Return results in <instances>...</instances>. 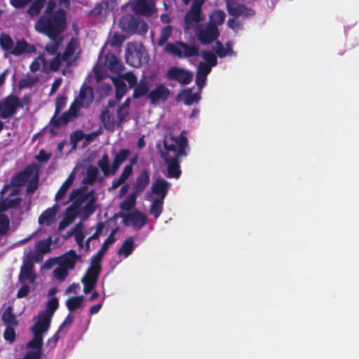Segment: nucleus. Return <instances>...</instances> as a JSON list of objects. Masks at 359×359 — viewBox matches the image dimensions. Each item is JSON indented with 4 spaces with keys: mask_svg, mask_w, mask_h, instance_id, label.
I'll return each mask as SVG.
<instances>
[{
    "mask_svg": "<svg viewBox=\"0 0 359 359\" xmlns=\"http://www.w3.org/2000/svg\"><path fill=\"white\" fill-rule=\"evenodd\" d=\"M36 50V48L34 45L30 44L27 43L26 40L22 39L16 41L10 53L14 56L18 57L25 53H34Z\"/></svg>",
    "mask_w": 359,
    "mask_h": 359,
    "instance_id": "obj_20",
    "label": "nucleus"
},
{
    "mask_svg": "<svg viewBox=\"0 0 359 359\" xmlns=\"http://www.w3.org/2000/svg\"><path fill=\"white\" fill-rule=\"evenodd\" d=\"M14 327L15 326H6L4 333L5 340L9 342H13L16 337Z\"/></svg>",
    "mask_w": 359,
    "mask_h": 359,
    "instance_id": "obj_56",
    "label": "nucleus"
},
{
    "mask_svg": "<svg viewBox=\"0 0 359 359\" xmlns=\"http://www.w3.org/2000/svg\"><path fill=\"white\" fill-rule=\"evenodd\" d=\"M79 258V255L74 250H69L59 258V265L69 270H73Z\"/></svg>",
    "mask_w": 359,
    "mask_h": 359,
    "instance_id": "obj_21",
    "label": "nucleus"
},
{
    "mask_svg": "<svg viewBox=\"0 0 359 359\" xmlns=\"http://www.w3.org/2000/svg\"><path fill=\"white\" fill-rule=\"evenodd\" d=\"M85 134L82 130H78L74 132L70 136V142L73 147H76L79 142L84 139Z\"/></svg>",
    "mask_w": 359,
    "mask_h": 359,
    "instance_id": "obj_54",
    "label": "nucleus"
},
{
    "mask_svg": "<svg viewBox=\"0 0 359 359\" xmlns=\"http://www.w3.org/2000/svg\"><path fill=\"white\" fill-rule=\"evenodd\" d=\"M130 150L128 149H121L115 153L112 165H109V158L108 154H104L100 160L97 162V165L103 172L104 177L114 175L121 165L128 158Z\"/></svg>",
    "mask_w": 359,
    "mask_h": 359,
    "instance_id": "obj_4",
    "label": "nucleus"
},
{
    "mask_svg": "<svg viewBox=\"0 0 359 359\" xmlns=\"http://www.w3.org/2000/svg\"><path fill=\"white\" fill-rule=\"evenodd\" d=\"M138 25H140V20L131 16L129 18L126 28L128 32L133 34H136L138 29Z\"/></svg>",
    "mask_w": 359,
    "mask_h": 359,
    "instance_id": "obj_51",
    "label": "nucleus"
},
{
    "mask_svg": "<svg viewBox=\"0 0 359 359\" xmlns=\"http://www.w3.org/2000/svg\"><path fill=\"white\" fill-rule=\"evenodd\" d=\"M200 55L207 62V64L215 67L217 64V58L213 52L210 50H203Z\"/></svg>",
    "mask_w": 359,
    "mask_h": 359,
    "instance_id": "obj_45",
    "label": "nucleus"
},
{
    "mask_svg": "<svg viewBox=\"0 0 359 359\" xmlns=\"http://www.w3.org/2000/svg\"><path fill=\"white\" fill-rule=\"evenodd\" d=\"M34 262L35 260L33 259L32 252L29 251L26 258L23 260L22 265L20 268L18 278L21 283H24L27 280H29L30 283L35 281L36 275L33 271Z\"/></svg>",
    "mask_w": 359,
    "mask_h": 359,
    "instance_id": "obj_14",
    "label": "nucleus"
},
{
    "mask_svg": "<svg viewBox=\"0 0 359 359\" xmlns=\"http://www.w3.org/2000/svg\"><path fill=\"white\" fill-rule=\"evenodd\" d=\"M170 188V184L163 178H158L152 184L151 191L154 194L156 195L157 198L165 199L168 190Z\"/></svg>",
    "mask_w": 359,
    "mask_h": 359,
    "instance_id": "obj_19",
    "label": "nucleus"
},
{
    "mask_svg": "<svg viewBox=\"0 0 359 359\" xmlns=\"http://www.w3.org/2000/svg\"><path fill=\"white\" fill-rule=\"evenodd\" d=\"M58 208L59 206L57 204H55L53 207L48 208L44 210L39 216L38 222L40 224L46 223L47 226H50L55 219Z\"/></svg>",
    "mask_w": 359,
    "mask_h": 359,
    "instance_id": "obj_25",
    "label": "nucleus"
},
{
    "mask_svg": "<svg viewBox=\"0 0 359 359\" xmlns=\"http://www.w3.org/2000/svg\"><path fill=\"white\" fill-rule=\"evenodd\" d=\"M62 61L63 59L61 53H57L55 57L49 63L50 69L53 72L57 71L60 69Z\"/></svg>",
    "mask_w": 359,
    "mask_h": 359,
    "instance_id": "obj_52",
    "label": "nucleus"
},
{
    "mask_svg": "<svg viewBox=\"0 0 359 359\" xmlns=\"http://www.w3.org/2000/svg\"><path fill=\"white\" fill-rule=\"evenodd\" d=\"M39 173L40 172H36L35 175L33 176L29 182H27L28 184L26 189L27 193H33L39 187Z\"/></svg>",
    "mask_w": 359,
    "mask_h": 359,
    "instance_id": "obj_48",
    "label": "nucleus"
},
{
    "mask_svg": "<svg viewBox=\"0 0 359 359\" xmlns=\"http://www.w3.org/2000/svg\"><path fill=\"white\" fill-rule=\"evenodd\" d=\"M50 323V316L41 313L39 315L37 321L34 325L32 327L31 330L33 332L40 333L41 335H43V334L47 332L49 329Z\"/></svg>",
    "mask_w": 359,
    "mask_h": 359,
    "instance_id": "obj_22",
    "label": "nucleus"
},
{
    "mask_svg": "<svg viewBox=\"0 0 359 359\" xmlns=\"http://www.w3.org/2000/svg\"><path fill=\"white\" fill-rule=\"evenodd\" d=\"M143 49L141 44L129 43L125 53L126 63L134 67H140L142 63Z\"/></svg>",
    "mask_w": 359,
    "mask_h": 359,
    "instance_id": "obj_9",
    "label": "nucleus"
},
{
    "mask_svg": "<svg viewBox=\"0 0 359 359\" xmlns=\"http://www.w3.org/2000/svg\"><path fill=\"white\" fill-rule=\"evenodd\" d=\"M196 36L201 44L208 45L212 43L219 37V31L215 25L207 23L205 27L196 29Z\"/></svg>",
    "mask_w": 359,
    "mask_h": 359,
    "instance_id": "obj_10",
    "label": "nucleus"
},
{
    "mask_svg": "<svg viewBox=\"0 0 359 359\" xmlns=\"http://www.w3.org/2000/svg\"><path fill=\"white\" fill-rule=\"evenodd\" d=\"M117 229H118L116 228L111 231L110 234L108 236V237L105 239V241L102 243L100 249L97 252V253L95 255H94L92 257L90 261L94 262L95 263H98V264L101 263L105 252L108 250L109 245L111 244H113L116 241L114 235L116 233Z\"/></svg>",
    "mask_w": 359,
    "mask_h": 359,
    "instance_id": "obj_18",
    "label": "nucleus"
},
{
    "mask_svg": "<svg viewBox=\"0 0 359 359\" xmlns=\"http://www.w3.org/2000/svg\"><path fill=\"white\" fill-rule=\"evenodd\" d=\"M237 18H229L227 20L228 27L233 30L235 32H237L238 30H241L243 27V24L241 21L236 20Z\"/></svg>",
    "mask_w": 359,
    "mask_h": 359,
    "instance_id": "obj_55",
    "label": "nucleus"
},
{
    "mask_svg": "<svg viewBox=\"0 0 359 359\" xmlns=\"http://www.w3.org/2000/svg\"><path fill=\"white\" fill-rule=\"evenodd\" d=\"M58 115L59 114H56L55 112L50 121V125L52 126L50 128L49 131L53 135H56L57 133L53 127L58 128L60 126V122H62Z\"/></svg>",
    "mask_w": 359,
    "mask_h": 359,
    "instance_id": "obj_58",
    "label": "nucleus"
},
{
    "mask_svg": "<svg viewBox=\"0 0 359 359\" xmlns=\"http://www.w3.org/2000/svg\"><path fill=\"white\" fill-rule=\"evenodd\" d=\"M40 169L41 165L35 163L26 166L24 170L12 177L11 180V185L15 187H21L25 185L35 175L36 172H40Z\"/></svg>",
    "mask_w": 359,
    "mask_h": 359,
    "instance_id": "obj_7",
    "label": "nucleus"
},
{
    "mask_svg": "<svg viewBox=\"0 0 359 359\" xmlns=\"http://www.w3.org/2000/svg\"><path fill=\"white\" fill-rule=\"evenodd\" d=\"M171 140V143L163 142L165 151H161L160 154L167 165L166 177L179 179L182 175L180 158L188 154V140L184 131L178 136H172Z\"/></svg>",
    "mask_w": 359,
    "mask_h": 359,
    "instance_id": "obj_1",
    "label": "nucleus"
},
{
    "mask_svg": "<svg viewBox=\"0 0 359 359\" xmlns=\"http://www.w3.org/2000/svg\"><path fill=\"white\" fill-rule=\"evenodd\" d=\"M97 199L94 190L86 191L83 187L72 190L69 201H72L71 205L81 210V217L84 221L96 211L98 207Z\"/></svg>",
    "mask_w": 359,
    "mask_h": 359,
    "instance_id": "obj_3",
    "label": "nucleus"
},
{
    "mask_svg": "<svg viewBox=\"0 0 359 359\" xmlns=\"http://www.w3.org/2000/svg\"><path fill=\"white\" fill-rule=\"evenodd\" d=\"M104 227V223L103 222H98L96 224L95 231L92 236L88 238V241L97 240L100 236L103 229Z\"/></svg>",
    "mask_w": 359,
    "mask_h": 359,
    "instance_id": "obj_59",
    "label": "nucleus"
},
{
    "mask_svg": "<svg viewBox=\"0 0 359 359\" xmlns=\"http://www.w3.org/2000/svg\"><path fill=\"white\" fill-rule=\"evenodd\" d=\"M58 299L55 297H53L47 303V311L46 312H43L42 313L46 314L52 318L55 311L58 309Z\"/></svg>",
    "mask_w": 359,
    "mask_h": 359,
    "instance_id": "obj_43",
    "label": "nucleus"
},
{
    "mask_svg": "<svg viewBox=\"0 0 359 359\" xmlns=\"http://www.w3.org/2000/svg\"><path fill=\"white\" fill-rule=\"evenodd\" d=\"M137 195L135 193L130 194L123 201L121 202L120 208L122 210L129 211L133 208L136 203Z\"/></svg>",
    "mask_w": 359,
    "mask_h": 359,
    "instance_id": "obj_41",
    "label": "nucleus"
},
{
    "mask_svg": "<svg viewBox=\"0 0 359 359\" xmlns=\"http://www.w3.org/2000/svg\"><path fill=\"white\" fill-rule=\"evenodd\" d=\"M130 6L135 13L145 17H151L156 11L155 0H133Z\"/></svg>",
    "mask_w": 359,
    "mask_h": 359,
    "instance_id": "obj_13",
    "label": "nucleus"
},
{
    "mask_svg": "<svg viewBox=\"0 0 359 359\" xmlns=\"http://www.w3.org/2000/svg\"><path fill=\"white\" fill-rule=\"evenodd\" d=\"M75 99L79 102L80 106L83 108L89 107L94 99L93 88L87 85H83L80 88L79 95Z\"/></svg>",
    "mask_w": 359,
    "mask_h": 359,
    "instance_id": "obj_17",
    "label": "nucleus"
},
{
    "mask_svg": "<svg viewBox=\"0 0 359 359\" xmlns=\"http://www.w3.org/2000/svg\"><path fill=\"white\" fill-rule=\"evenodd\" d=\"M129 114V109L119 106L116 110V116L118 118V125L121 126L124 123L126 118Z\"/></svg>",
    "mask_w": 359,
    "mask_h": 359,
    "instance_id": "obj_53",
    "label": "nucleus"
},
{
    "mask_svg": "<svg viewBox=\"0 0 359 359\" xmlns=\"http://www.w3.org/2000/svg\"><path fill=\"white\" fill-rule=\"evenodd\" d=\"M53 274L57 279L63 281L69 274V269L59 265V267L53 270Z\"/></svg>",
    "mask_w": 359,
    "mask_h": 359,
    "instance_id": "obj_50",
    "label": "nucleus"
},
{
    "mask_svg": "<svg viewBox=\"0 0 359 359\" xmlns=\"http://www.w3.org/2000/svg\"><path fill=\"white\" fill-rule=\"evenodd\" d=\"M1 318L4 325L6 326H18V325L16 316L13 313L12 306H8L6 309L2 314Z\"/></svg>",
    "mask_w": 359,
    "mask_h": 359,
    "instance_id": "obj_32",
    "label": "nucleus"
},
{
    "mask_svg": "<svg viewBox=\"0 0 359 359\" xmlns=\"http://www.w3.org/2000/svg\"><path fill=\"white\" fill-rule=\"evenodd\" d=\"M166 50L179 58H187L200 55L199 47L197 45H191L181 41L175 43H168Z\"/></svg>",
    "mask_w": 359,
    "mask_h": 359,
    "instance_id": "obj_5",
    "label": "nucleus"
},
{
    "mask_svg": "<svg viewBox=\"0 0 359 359\" xmlns=\"http://www.w3.org/2000/svg\"><path fill=\"white\" fill-rule=\"evenodd\" d=\"M101 270V264L90 261V266L82 278H86L88 282L97 283Z\"/></svg>",
    "mask_w": 359,
    "mask_h": 359,
    "instance_id": "obj_26",
    "label": "nucleus"
},
{
    "mask_svg": "<svg viewBox=\"0 0 359 359\" xmlns=\"http://www.w3.org/2000/svg\"><path fill=\"white\" fill-rule=\"evenodd\" d=\"M163 199L156 198L154 200L150 206L149 212L151 215H154L156 219L161 215L163 211Z\"/></svg>",
    "mask_w": 359,
    "mask_h": 359,
    "instance_id": "obj_38",
    "label": "nucleus"
},
{
    "mask_svg": "<svg viewBox=\"0 0 359 359\" xmlns=\"http://www.w3.org/2000/svg\"><path fill=\"white\" fill-rule=\"evenodd\" d=\"M123 37L117 34V33H115L114 34V35L112 36V38H111V46H113V47H120L121 46V44L123 43Z\"/></svg>",
    "mask_w": 359,
    "mask_h": 359,
    "instance_id": "obj_64",
    "label": "nucleus"
},
{
    "mask_svg": "<svg viewBox=\"0 0 359 359\" xmlns=\"http://www.w3.org/2000/svg\"><path fill=\"white\" fill-rule=\"evenodd\" d=\"M212 66L205 62H200L197 74L206 76L210 72Z\"/></svg>",
    "mask_w": 359,
    "mask_h": 359,
    "instance_id": "obj_63",
    "label": "nucleus"
},
{
    "mask_svg": "<svg viewBox=\"0 0 359 359\" xmlns=\"http://www.w3.org/2000/svg\"><path fill=\"white\" fill-rule=\"evenodd\" d=\"M165 77L169 80L177 81L181 86H186L192 81L194 75L188 69L172 66L167 70Z\"/></svg>",
    "mask_w": 359,
    "mask_h": 359,
    "instance_id": "obj_8",
    "label": "nucleus"
},
{
    "mask_svg": "<svg viewBox=\"0 0 359 359\" xmlns=\"http://www.w3.org/2000/svg\"><path fill=\"white\" fill-rule=\"evenodd\" d=\"M226 4L229 15L233 18H248L255 15V11L252 8L243 4L238 3L233 0H226Z\"/></svg>",
    "mask_w": 359,
    "mask_h": 359,
    "instance_id": "obj_11",
    "label": "nucleus"
},
{
    "mask_svg": "<svg viewBox=\"0 0 359 359\" xmlns=\"http://www.w3.org/2000/svg\"><path fill=\"white\" fill-rule=\"evenodd\" d=\"M27 10V14L31 18H36L41 13L46 4V0H34Z\"/></svg>",
    "mask_w": 359,
    "mask_h": 359,
    "instance_id": "obj_30",
    "label": "nucleus"
},
{
    "mask_svg": "<svg viewBox=\"0 0 359 359\" xmlns=\"http://www.w3.org/2000/svg\"><path fill=\"white\" fill-rule=\"evenodd\" d=\"M170 95V90L164 83L157 84L147 94V98L150 100L151 104H156L160 102H165Z\"/></svg>",
    "mask_w": 359,
    "mask_h": 359,
    "instance_id": "obj_15",
    "label": "nucleus"
},
{
    "mask_svg": "<svg viewBox=\"0 0 359 359\" xmlns=\"http://www.w3.org/2000/svg\"><path fill=\"white\" fill-rule=\"evenodd\" d=\"M119 216L123 218V223L125 226L131 225L135 230L141 229L147 222V216L137 210L128 214L120 213Z\"/></svg>",
    "mask_w": 359,
    "mask_h": 359,
    "instance_id": "obj_12",
    "label": "nucleus"
},
{
    "mask_svg": "<svg viewBox=\"0 0 359 359\" xmlns=\"http://www.w3.org/2000/svg\"><path fill=\"white\" fill-rule=\"evenodd\" d=\"M34 0H10V4L15 8L20 9L25 8Z\"/></svg>",
    "mask_w": 359,
    "mask_h": 359,
    "instance_id": "obj_60",
    "label": "nucleus"
},
{
    "mask_svg": "<svg viewBox=\"0 0 359 359\" xmlns=\"http://www.w3.org/2000/svg\"><path fill=\"white\" fill-rule=\"evenodd\" d=\"M79 215L81 216V210L74 208L71 205L67 208L65 213V217L73 222Z\"/></svg>",
    "mask_w": 359,
    "mask_h": 359,
    "instance_id": "obj_47",
    "label": "nucleus"
},
{
    "mask_svg": "<svg viewBox=\"0 0 359 359\" xmlns=\"http://www.w3.org/2000/svg\"><path fill=\"white\" fill-rule=\"evenodd\" d=\"M0 46L3 50L10 53L14 46L13 40L8 34H1L0 35Z\"/></svg>",
    "mask_w": 359,
    "mask_h": 359,
    "instance_id": "obj_39",
    "label": "nucleus"
},
{
    "mask_svg": "<svg viewBox=\"0 0 359 359\" xmlns=\"http://www.w3.org/2000/svg\"><path fill=\"white\" fill-rule=\"evenodd\" d=\"M135 249L134 239L132 236L128 237L118 249V254L123 255L127 257L132 254Z\"/></svg>",
    "mask_w": 359,
    "mask_h": 359,
    "instance_id": "obj_31",
    "label": "nucleus"
},
{
    "mask_svg": "<svg viewBox=\"0 0 359 359\" xmlns=\"http://www.w3.org/2000/svg\"><path fill=\"white\" fill-rule=\"evenodd\" d=\"M225 18L226 13L224 11L218 9L212 13L208 23H211L212 25H215L216 27H218L219 25H221L224 22Z\"/></svg>",
    "mask_w": 359,
    "mask_h": 359,
    "instance_id": "obj_33",
    "label": "nucleus"
},
{
    "mask_svg": "<svg viewBox=\"0 0 359 359\" xmlns=\"http://www.w3.org/2000/svg\"><path fill=\"white\" fill-rule=\"evenodd\" d=\"M100 120L106 130L109 131L114 130L115 126L114 118L107 109L102 111Z\"/></svg>",
    "mask_w": 359,
    "mask_h": 359,
    "instance_id": "obj_28",
    "label": "nucleus"
},
{
    "mask_svg": "<svg viewBox=\"0 0 359 359\" xmlns=\"http://www.w3.org/2000/svg\"><path fill=\"white\" fill-rule=\"evenodd\" d=\"M105 65L111 70H116L119 66V62L114 54H108L106 57Z\"/></svg>",
    "mask_w": 359,
    "mask_h": 359,
    "instance_id": "obj_49",
    "label": "nucleus"
},
{
    "mask_svg": "<svg viewBox=\"0 0 359 359\" xmlns=\"http://www.w3.org/2000/svg\"><path fill=\"white\" fill-rule=\"evenodd\" d=\"M133 173V165H127L124 167L119 177L125 182Z\"/></svg>",
    "mask_w": 359,
    "mask_h": 359,
    "instance_id": "obj_62",
    "label": "nucleus"
},
{
    "mask_svg": "<svg viewBox=\"0 0 359 359\" xmlns=\"http://www.w3.org/2000/svg\"><path fill=\"white\" fill-rule=\"evenodd\" d=\"M116 87V99L120 100L126 92V85L124 81L118 80L115 82Z\"/></svg>",
    "mask_w": 359,
    "mask_h": 359,
    "instance_id": "obj_46",
    "label": "nucleus"
},
{
    "mask_svg": "<svg viewBox=\"0 0 359 359\" xmlns=\"http://www.w3.org/2000/svg\"><path fill=\"white\" fill-rule=\"evenodd\" d=\"M150 182L149 173L147 170H142L137 176L135 182L133 185L135 194L137 195L142 193L146 187L149 185Z\"/></svg>",
    "mask_w": 359,
    "mask_h": 359,
    "instance_id": "obj_23",
    "label": "nucleus"
},
{
    "mask_svg": "<svg viewBox=\"0 0 359 359\" xmlns=\"http://www.w3.org/2000/svg\"><path fill=\"white\" fill-rule=\"evenodd\" d=\"M34 337L27 344V347L34 349V351H41L43 348V335L40 333L33 332Z\"/></svg>",
    "mask_w": 359,
    "mask_h": 359,
    "instance_id": "obj_34",
    "label": "nucleus"
},
{
    "mask_svg": "<svg viewBox=\"0 0 359 359\" xmlns=\"http://www.w3.org/2000/svg\"><path fill=\"white\" fill-rule=\"evenodd\" d=\"M22 107L18 97L10 95L0 101V117L6 119L15 115L17 109Z\"/></svg>",
    "mask_w": 359,
    "mask_h": 359,
    "instance_id": "obj_6",
    "label": "nucleus"
},
{
    "mask_svg": "<svg viewBox=\"0 0 359 359\" xmlns=\"http://www.w3.org/2000/svg\"><path fill=\"white\" fill-rule=\"evenodd\" d=\"M83 296H75L69 297L66 301V306L70 312L80 308L83 301Z\"/></svg>",
    "mask_w": 359,
    "mask_h": 359,
    "instance_id": "obj_37",
    "label": "nucleus"
},
{
    "mask_svg": "<svg viewBox=\"0 0 359 359\" xmlns=\"http://www.w3.org/2000/svg\"><path fill=\"white\" fill-rule=\"evenodd\" d=\"M67 97L65 95L59 96L55 101L56 114H59L66 105Z\"/></svg>",
    "mask_w": 359,
    "mask_h": 359,
    "instance_id": "obj_57",
    "label": "nucleus"
},
{
    "mask_svg": "<svg viewBox=\"0 0 359 359\" xmlns=\"http://www.w3.org/2000/svg\"><path fill=\"white\" fill-rule=\"evenodd\" d=\"M172 32V27L170 25H168L163 27L161 29L160 37L158 41V44L159 46H163L165 44L170 37Z\"/></svg>",
    "mask_w": 359,
    "mask_h": 359,
    "instance_id": "obj_42",
    "label": "nucleus"
},
{
    "mask_svg": "<svg viewBox=\"0 0 359 359\" xmlns=\"http://www.w3.org/2000/svg\"><path fill=\"white\" fill-rule=\"evenodd\" d=\"M72 182H73V178H72V175H70L62 183V184L61 185V187L57 191V193L55 196V200L56 201H59L60 198H62L63 196H65L66 193L67 192V191L69 189L70 186L72 185Z\"/></svg>",
    "mask_w": 359,
    "mask_h": 359,
    "instance_id": "obj_40",
    "label": "nucleus"
},
{
    "mask_svg": "<svg viewBox=\"0 0 359 359\" xmlns=\"http://www.w3.org/2000/svg\"><path fill=\"white\" fill-rule=\"evenodd\" d=\"M99 170L95 166L90 165L87 169L86 177L83 179V183L93 185L95 183L97 179Z\"/></svg>",
    "mask_w": 359,
    "mask_h": 359,
    "instance_id": "obj_36",
    "label": "nucleus"
},
{
    "mask_svg": "<svg viewBox=\"0 0 359 359\" xmlns=\"http://www.w3.org/2000/svg\"><path fill=\"white\" fill-rule=\"evenodd\" d=\"M53 240L51 236H48L45 240H40L36 244V252H32L33 259L36 263H39L43 260V255L50 252Z\"/></svg>",
    "mask_w": 359,
    "mask_h": 359,
    "instance_id": "obj_16",
    "label": "nucleus"
},
{
    "mask_svg": "<svg viewBox=\"0 0 359 359\" xmlns=\"http://www.w3.org/2000/svg\"><path fill=\"white\" fill-rule=\"evenodd\" d=\"M53 43L46 46V50L50 55H57L59 47L63 41V36H58L55 39H49Z\"/></svg>",
    "mask_w": 359,
    "mask_h": 359,
    "instance_id": "obj_35",
    "label": "nucleus"
},
{
    "mask_svg": "<svg viewBox=\"0 0 359 359\" xmlns=\"http://www.w3.org/2000/svg\"><path fill=\"white\" fill-rule=\"evenodd\" d=\"M67 27V12L63 8L56 10L51 15H41L34 23V28L39 33L53 39L62 36Z\"/></svg>",
    "mask_w": 359,
    "mask_h": 359,
    "instance_id": "obj_2",
    "label": "nucleus"
},
{
    "mask_svg": "<svg viewBox=\"0 0 359 359\" xmlns=\"http://www.w3.org/2000/svg\"><path fill=\"white\" fill-rule=\"evenodd\" d=\"M77 46V41L72 38L66 46L65 50L61 55L62 56L63 61L67 62V67H69L72 65V61L70 57L74 53Z\"/></svg>",
    "mask_w": 359,
    "mask_h": 359,
    "instance_id": "obj_27",
    "label": "nucleus"
},
{
    "mask_svg": "<svg viewBox=\"0 0 359 359\" xmlns=\"http://www.w3.org/2000/svg\"><path fill=\"white\" fill-rule=\"evenodd\" d=\"M10 229V219L4 214L0 215V236H5Z\"/></svg>",
    "mask_w": 359,
    "mask_h": 359,
    "instance_id": "obj_44",
    "label": "nucleus"
},
{
    "mask_svg": "<svg viewBox=\"0 0 359 359\" xmlns=\"http://www.w3.org/2000/svg\"><path fill=\"white\" fill-rule=\"evenodd\" d=\"M42 352L41 351H28L22 359H41Z\"/></svg>",
    "mask_w": 359,
    "mask_h": 359,
    "instance_id": "obj_61",
    "label": "nucleus"
},
{
    "mask_svg": "<svg viewBox=\"0 0 359 359\" xmlns=\"http://www.w3.org/2000/svg\"><path fill=\"white\" fill-rule=\"evenodd\" d=\"M192 88L184 89L178 97L182 96L185 105L190 106L194 103H198L201 99V91L198 93H192Z\"/></svg>",
    "mask_w": 359,
    "mask_h": 359,
    "instance_id": "obj_24",
    "label": "nucleus"
},
{
    "mask_svg": "<svg viewBox=\"0 0 359 359\" xmlns=\"http://www.w3.org/2000/svg\"><path fill=\"white\" fill-rule=\"evenodd\" d=\"M149 83L146 79H141L134 88L133 98L138 99L147 95L149 92Z\"/></svg>",
    "mask_w": 359,
    "mask_h": 359,
    "instance_id": "obj_29",
    "label": "nucleus"
}]
</instances>
